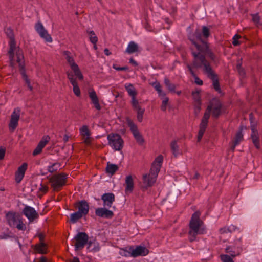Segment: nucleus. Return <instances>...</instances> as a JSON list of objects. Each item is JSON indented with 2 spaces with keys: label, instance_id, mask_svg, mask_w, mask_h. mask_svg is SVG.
Returning a JSON list of instances; mask_svg holds the SVG:
<instances>
[{
  "label": "nucleus",
  "instance_id": "nucleus-4",
  "mask_svg": "<svg viewBox=\"0 0 262 262\" xmlns=\"http://www.w3.org/2000/svg\"><path fill=\"white\" fill-rule=\"evenodd\" d=\"M189 39L191 41L194 48L196 49L198 52L193 51L192 54L195 53L200 56L203 55L201 53H205L212 60H214L215 55L212 51L209 49V44L206 40H204L201 38V34L199 31H196L194 33L190 34ZM205 57V56L204 55Z\"/></svg>",
  "mask_w": 262,
  "mask_h": 262
},
{
  "label": "nucleus",
  "instance_id": "nucleus-36",
  "mask_svg": "<svg viewBox=\"0 0 262 262\" xmlns=\"http://www.w3.org/2000/svg\"><path fill=\"white\" fill-rule=\"evenodd\" d=\"M17 62L19 64V67L20 70H24V63L23 62L24 56L21 52L19 51L16 53Z\"/></svg>",
  "mask_w": 262,
  "mask_h": 262
},
{
  "label": "nucleus",
  "instance_id": "nucleus-64",
  "mask_svg": "<svg viewBox=\"0 0 262 262\" xmlns=\"http://www.w3.org/2000/svg\"><path fill=\"white\" fill-rule=\"evenodd\" d=\"M39 262H47V258L45 256H41Z\"/></svg>",
  "mask_w": 262,
  "mask_h": 262
},
{
  "label": "nucleus",
  "instance_id": "nucleus-18",
  "mask_svg": "<svg viewBox=\"0 0 262 262\" xmlns=\"http://www.w3.org/2000/svg\"><path fill=\"white\" fill-rule=\"evenodd\" d=\"M50 140V137L48 135L43 136L41 140L38 143L35 149L33 151L32 155L34 156L40 154L42 150V149L46 146Z\"/></svg>",
  "mask_w": 262,
  "mask_h": 262
},
{
  "label": "nucleus",
  "instance_id": "nucleus-13",
  "mask_svg": "<svg viewBox=\"0 0 262 262\" xmlns=\"http://www.w3.org/2000/svg\"><path fill=\"white\" fill-rule=\"evenodd\" d=\"M20 115V108L19 107L15 108L11 115L10 120L8 125L9 129L11 132H13L18 126Z\"/></svg>",
  "mask_w": 262,
  "mask_h": 262
},
{
  "label": "nucleus",
  "instance_id": "nucleus-12",
  "mask_svg": "<svg viewBox=\"0 0 262 262\" xmlns=\"http://www.w3.org/2000/svg\"><path fill=\"white\" fill-rule=\"evenodd\" d=\"M126 122L137 142L140 145H143L144 143V139L139 131L137 126L129 118L127 119Z\"/></svg>",
  "mask_w": 262,
  "mask_h": 262
},
{
  "label": "nucleus",
  "instance_id": "nucleus-58",
  "mask_svg": "<svg viewBox=\"0 0 262 262\" xmlns=\"http://www.w3.org/2000/svg\"><path fill=\"white\" fill-rule=\"evenodd\" d=\"M168 11L171 14H174L177 12V8L176 7L172 6L168 9Z\"/></svg>",
  "mask_w": 262,
  "mask_h": 262
},
{
  "label": "nucleus",
  "instance_id": "nucleus-39",
  "mask_svg": "<svg viewBox=\"0 0 262 262\" xmlns=\"http://www.w3.org/2000/svg\"><path fill=\"white\" fill-rule=\"evenodd\" d=\"M164 82L165 85H166L167 89L169 91L175 92V89L176 88V86L174 84L171 83L170 81L169 80V79L168 78H165Z\"/></svg>",
  "mask_w": 262,
  "mask_h": 262
},
{
  "label": "nucleus",
  "instance_id": "nucleus-45",
  "mask_svg": "<svg viewBox=\"0 0 262 262\" xmlns=\"http://www.w3.org/2000/svg\"><path fill=\"white\" fill-rule=\"evenodd\" d=\"M221 259L223 262H234L233 258L229 254H222L220 255Z\"/></svg>",
  "mask_w": 262,
  "mask_h": 262
},
{
  "label": "nucleus",
  "instance_id": "nucleus-24",
  "mask_svg": "<svg viewBox=\"0 0 262 262\" xmlns=\"http://www.w3.org/2000/svg\"><path fill=\"white\" fill-rule=\"evenodd\" d=\"M157 177L151 173L146 174L143 176V183L146 187H151L155 183Z\"/></svg>",
  "mask_w": 262,
  "mask_h": 262
},
{
  "label": "nucleus",
  "instance_id": "nucleus-20",
  "mask_svg": "<svg viewBox=\"0 0 262 262\" xmlns=\"http://www.w3.org/2000/svg\"><path fill=\"white\" fill-rule=\"evenodd\" d=\"M74 206L78 209V212H80L83 216L88 214L89 210V205L85 200H81L76 202Z\"/></svg>",
  "mask_w": 262,
  "mask_h": 262
},
{
  "label": "nucleus",
  "instance_id": "nucleus-19",
  "mask_svg": "<svg viewBox=\"0 0 262 262\" xmlns=\"http://www.w3.org/2000/svg\"><path fill=\"white\" fill-rule=\"evenodd\" d=\"M23 214L28 219L30 222L33 221L39 216L36 210L32 207L26 206L23 210Z\"/></svg>",
  "mask_w": 262,
  "mask_h": 262
},
{
  "label": "nucleus",
  "instance_id": "nucleus-11",
  "mask_svg": "<svg viewBox=\"0 0 262 262\" xmlns=\"http://www.w3.org/2000/svg\"><path fill=\"white\" fill-rule=\"evenodd\" d=\"M75 250H81L89 242L88 235L85 232H79L74 237Z\"/></svg>",
  "mask_w": 262,
  "mask_h": 262
},
{
  "label": "nucleus",
  "instance_id": "nucleus-14",
  "mask_svg": "<svg viewBox=\"0 0 262 262\" xmlns=\"http://www.w3.org/2000/svg\"><path fill=\"white\" fill-rule=\"evenodd\" d=\"M36 31L38 33L40 37L48 42H52L53 41L51 36L48 33L47 30L45 28L42 23L40 21L36 23L35 25Z\"/></svg>",
  "mask_w": 262,
  "mask_h": 262
},
{
  "label": "nucleus",
  "instance_id": "nucleus-55",
  "mask_svg": "<svg viewBox=\"0 0 262 262\" xmlns=\"http://www.w3.org/2000/svg\"><path fill=\"white\" fill-rule=\"evenodd\" d=\"M219 232L221 234H225L227 233L228 232H231V230L228 227H223L220 229Z\"/></svg>",
  "mask_w": 262,
  "mask_h": 262
},
{
  "label": "nucleus",
  "instance_id": "nucleus-3",
  "mask_svg": "<svg viewBox=\"0 0 262 262\" xmlns=\"http://www.w3.org/2000/svg\"><path fill=\"white\" fill-rule=\"evenodd\" d=\"M201 213L195 211L192 214L189 223L188 239L193 242L196 240L198 234L206 233V228L204 222L200 219Z\"/></svg>",
  "mask_w": 262,
  "mask_h": 262
},
{
  "label": "nucleus",
  "instance_id": "nucleus-5",
  "mask_svg": "<svg viewBox=\"0 0 262 262\" xmlns=\"http://www.w3.org/2000/svg\"><path fill=\"white\" fill-rule=\"evenodd\" d=\"M7 224L10 227L16 228L18 230L25 231L26 226L24 223L22 216L18 213L9 211L6 214Z\"/></svg>",
  "mask_w": 262,
  "mask_h": 262
},
{
  "label": "nucleus",
  "instance_id": "nucleus-31",
  "mask_svg": "<svg viewBox=\"0 0 262 262\" xmlns=\"http://www.w3.org/2000/svg\"><path fill=\"white\" fill-rule=\"evenodd\" d=\"M139 52V50L138 45L133 41L129 42L125 51V53L128 54H132Z\"/></svg>",
  "mask_w": 262,
  "mask_h": 262
},
{
  "label": "nucleus",
  "instance_id": "nucleus-28",
  "mask_svg": "<svg viewBox=\"0 0 262 262\" xmlns=\"http://www.w3.org/2000/svg\"><path fill=\"white\" fill-rule=\"evenodd\" d=\"M134 110H136L137 113V118L139 122H141L143 119V114L145 109L142 108L139 104V102L131 104Z\"/></svg>",
  "mask_w": 262,
  "mask_h": 262
},
{
  "label": "nucleus",
  "instance_id": "nucleus-1",
  "mask_svg": "<svg viewBox=\"0 0 262 262\" xmlns=\"http://www.w3.org/2000/svg\"><path fill=\"white\" fill-rule=\"evenodd\" d=\"M222 104L217 99H213L208 105L199 125L197 141L200 142L208 125V119L212 113L213 117L217 118L221 114Z\"/></svg>",
  "mask_w": 262,
  "mask_h": 262
},
{
  "label": "nucleus",
  "instance_id": "nucleus-37",
  "mask_svg": "<svg viewBox=\"0 0 262 262\" xmlns=\"http://www.w3.org/2000/svg\"><path fill=\"white\" fill-rule=\"evenodd\" d=\"M49 190V187L45 185H43L42 184H40V186L39 188L38 191H37V196L39 198H41V197Z\"/></svg>",
  "mask_w": 262,
  "mask_h": 262
},
{
  "label": "nucleus",
  "instance_id": "nucleus-10",
  "mask_svg": "<svg viewBox=\"0 0 262 262\" xmlns=\"http://www.w3.org/2000/svg\"><path fill=\"white\" fill-rule=\"evenodd\" d=\"M109 145L115 150L120 151L123 147L124 141L118 134H111L107 136Z\"/></svg>",
  "mask_w": 262,
  "mask_h": 262
},
{
  "label": "nucleus",
  "instance_id": "nucleus-25",
  "mask_svg": "<svg viewBox=\"0 0 262 262\" xmlns=\"http://www.w3.org/2000/svg\"><path fill=\"white\" fill-rule=\"evenodd\" d=\"M125 192L126 194L131 193L134 188V183L133 177L131 175H128L125 178Z\"/></svg>",
  "mask_w": 262,
  "mask_h": 262
},
{
  "label": "nucleus",
  "instance_id": "nucleus-41",
  "mask_svg": "<svg viewBox=\"0 0 262 262\" xmlns=\"http://www.w3.org/2000/svg\"><path fill=\"white\" fill-rule=\"evenodd\" d=\"M170 145L173 155L175 157H177L179 151V146L177 144V141L176 140L171 141Z\"/></svg>",
  "mask_w": 262,
  "mask_h": 262
},
{
  "label": "nucleus",
  "instance_id": "nucleus-6",
  "mask_svg": "<svg viewBox=\"0 0 262 262\" xmlns=\"http://www.w3.org/2000/svg\"><path fill=\"white\" fill-rule=\"evenodd\" d=\"M68 175L64 172L56 174L49 179V182L53 190L55 192L60 191L67 182Z\"/></svg>",
  "mask_w": 262,
  "mask_h": 262
},
{
  "label": "nucleus",
  "instance_id": "nucleus-21",
  "mask_svg": "<svg viewBox=\"0 0 262 262\" xmlns=\"http://www.w3.org/2000/svg\"><path fill=\"white\" fill-rule=\"evenodd\" d=\"M27 168L28 164L27 163H24L18 168L15 173V180L17 183H19L22 181Z\"/></svg>",
  "mask_w": 262,
  "mask_h": 262
},
{
  "label": "nucleus",
  "instance_id": "nucleus-26",
  "mask_svg": "<svg viewBox=\"0 0 262 262\" xmlns=\"http://www.w3.org/2000/svg\"><path fill=\"white\" fill-rule=\"evenodd\" d=\"M243 140V134H242V129H241L236 133L235 137L232 141V145L230 149L232 152L234 151L235 147L239 144Z\"/></svg>",
  "mask_w": 262,
  "mask_h": 262
},
{
  "label": "nucleus",
  "instance_id": "nucleus-38",
  "mask_svg": "<svg viewBox=\"0 0 262 262\" xmlns=\"http://www.w3.org/2000/svg\"><path fill=\"white\" fill-rule=\"evenodd\" d=\"M83 216L78 211L72 213L70 215V222L72 223H76L79 219Z\"/></svg>",
  "mask_w": 262,
  "mask_h": 262
},
{
  "label": "nucleus",
  "instance_id": "nucleus-16",
  "mask_svg": "<svg viewBox=\"0 0 262 262\" xmlns=\"http://www.w3.org/2000/svg\"><path fill=\"white\" fill-rule=\"evenodd\" d=\"M128 249L131 251V256L133 257L146 256L149 253L148 250L146 247L141 246H137L136 248H134L133 246H130Z\"/></svg>",
  "mask_w": 262,
  "mask_h": 262
},
{
  "label": "nucleus",
  "instance_id": "nucleus-15",
  "mask_svg": "<svg viewBox=\"0 0 262 262\" xmlns=\"http://www.w3.org/2000/svg\"><path fill=\"white\" fill-rule=\"evenodd\" d=\"M79 132L81 136L82 137L83 142L86 145L90 146L91 144L93 139L91 137V132L90 130L89 127L85 125H82L79 128Z\"/></svg>",
  "mask_w": 262,
  "mask_h": 262
},
{
  "label": "nucleus",
  "instance_id": "nucleus-46",
  "mask_svg": "<svg viewBox=\"0 0 262 262\" xmlns=\"http://www.w3.org/2000/svg\"><path fill=\"white\" fill-rule=\"evenodd\" d=\"M73 86V92L74 94L77 96L79 97L81 95V92L79 87L78 85L77 82H75L74 83L71 84Z\"/></svg>",
  "mask_w": 262,
  "mask_h": 262
},
{
  "label": "nucleus",
  "instance_id": "nucleus-48",
  "mask_svg": "<svg viewBox=\"0 0 262 262\" xmlns=\"http://www.w3.org/2000/svg\"><path fill=\"white\" fill-rule=\"evenodd\" d=\"M163 161V157L162 155H160L155 159L152 164L159 165L161 167Z\"/></svg>",
  "mask_w": 262,
  "mask_h": 262
},
{
  "label": "nucleus",
  "instance_id": "nucleus-22",
  "mask_svg": "<svg viewBox=\"0 0 262 262\" xmlns=\"http://www.w3.org/2000/svg\"><path fill=\"white\" fill-rule=\"evenodd\" d=\"M104 207L110 208L115 201V195L113 193H106L101 196Z\"/></svg>",
  "mask_w": 262,
  "mask_h": 262
},
{
  "label": "nucleus",
  "instance_id": "nucleus-40",
  "mask_svg": "<svg viewBox=\"0 0 262 262\" xmlns=\"http://www.w3.org/2000/svg\"><path fill=\"white\" fill-rule=\"evenodd\" d=\"M192 96L195 102L199 104L198 110L199 111L201 110V101L200 96V93L199 91L193 92L192 93Z\"/></svg>",
  "mask_w": 262,
  "mask_h": 262
},
{
  "label": "nucleus",
  "instance_id": "nucleus-57",
  "mask_svg": "<svg viewBox=\"0 0 262 262\" xmlns=\"http://www.w3.org/2000/svg\"><path fill=\"white\" fill-rule=\"evenodd\" d=\"M113 68L117 71H127L128 70V67L127 66H125V67H117L114 66Z\"/></svg>",
  "mask_w": 262,
  "mask_h": 262
},
{
  "label": "nucleus",
  "instance_id": "nucleus-33",
  "mask_svg": "<svg viewBox=\"0 0 262 262\" xmlns=\"http://www.w3.org/2000/svg\"><path fill=\"white\" fill-rule=\"evenodd\" d=\"M87 248L91 252H96L99 251L100 246L98 242L90 241L88 242Z\"/></svg>",
  "mask_w": 262,
  "mask_h": 262
},
{
  "label": "nucleus",
  "instance_id": "nucleus-49",
  "mask_svg": "<svg viewBox=\"0 0 262 262\" xmlns=\"http://www.w3.org/2000/svg\"><path fill=\"white\" fill-rule=\"evenodd\" d=\"M66 73L67 77L71 84L77 82L76 79L74 78V75L72 72L68 71Z\"/></svg>",
  "mask_w": 262,
  "mask_h": 262
},
{
  "label": "nucleus",
  "instance_id": "nucleus-61",
  "mask_svg": "<svg viewBox=\"0 0 262 262\" xmlns=\"http://www.w3.org/2000/svg\"><path fill=\"white\" fill-rule=\"evenodd\" d=\"M104 54L107 55L109 56L111 55V52L110 51V50L107 48H105L104 50Z\"/></svg>",
  "mask_w": 262,
  "mask_h": 262
},
{
  "label": "nucleus",
  "instance_id": "nucleus-53",
  "mask_svg": "<svg viewBox=\"0 0 262 262\" xmlns=\"http://www.w3.org/2000/svg\"><path fill=\"white\" fill-rule=\"evenodd\" d=\"M6 153V148L4 147H0V160H3Z\"/></svg>",
  "mask_w": 262,
  "mask_h": 262
},
{
  "label": "nucleus",
  "instance_id": "nucleus-52",
  "mask_svg": "<svg viewBox=\"0 0 262 262\" xmlns=\"http://www.w3.org/2000/svg\"><path fill=\"white\" fill-rule=\"evenodd\" d=\"M57 165V163H54L52 165L48 166V171L51 173L56 171L57 167H55Z\"/></svg>",
  "mask_w": 262,
  "mask_h": 262
},
{
  "label": "nucleus",
  "instance_id": "nucleus-50",
  "mask_svg": "<svg viewBox=\"0 0 262 262\" xmlns=\"http://www.w3.org/2000/svg\"><path fill=\"white\" fill-rule=\"evenodd\" d=\"M241 37L239 35L236 34L233 37V41L232 44L234 46H237L239 45V42L238 41V39Z\"/></svg>",
  "mask_w": 262,
  "mask_h": 262
},
{
  "label": "nucleus",
  "instance_id": "nucleus-59",
  "mask_svg": "<svg viewBox=\"0 0 262 262\" xmlns=\"http://www.w3.org/2000/svg\"><path fill=\"white\" fill-rule=\"evenodd\" d=\"M187 68L188 69V70H189V72H190V74H191V75H192V76H194V75H196V74L194 73V71H193V69H192V66H190V65H189V64H188L187 65Z\"/></svg>",
  "mask_w": 262,
  "mask_h": 262
},
{
  "label": "nucleus",
  "instance_id": "nucleus-42",
  "mask_svg": "<svg viewBox=\"0 0 262 262\" xmlns=\"http://www.w3.org/2000/svg\"><path fill=\"white\" fill-rule=\"evenodd\" d=\"M86 32L89 35V38H90V41L93 44H96L98 41V37L96 35L94 31H87Z\"/></svg>",
  "mask_w": 262,
  "mask_h": 262
},
{
  "label": "nucleus",
  "instance_id": "nucleus-2",
  "mask_svg": "<svg viewBox=\"0 0 262 262\" xmlns=\"http://www.w3.org/2000/svg\"><path fill=\"white\" fill-rule=\"evenodd\" d=\"M194 59L192 66L195 68H203V71L207 77L212 80V85L214 90L218 93H221V89L219 81L217 75L212 69L210 63L206 60L205 57L200 56L195 53H193Z\"/></svg>",
  "mask_w": 262,
  "mask_h": 262
},
{
  "label": "nucleus",
  "instance_id": "nucleus-7",
  "mask_svg": "<svg viewBox=\"0 0 262 262\" xmlns=\"http://www.w3.org/2000/svg\"><path fill=\"white\" fill-rule=\"evenodd\" d=\"M63 55L69 63L71 69L73 71L74 75L80 80L83 79V76L82 74L78 65L75 63L72 54L69 51H64Z\"/></svg>",
  "mask_w": 262,
  "mask_h": 262
},
{
  "label": "nucleus",
  "instance_id": "nucleus-44",
  "mask_svg": "<svg viewBox=\"0 0 262 262\" xmlns=\"http://www.w3.org/2000/svg\"><path fill=\"white\" fill-rule=\"evenodd\" d=\"M161 168V167L159 165L152 164L150 170V173L157 177Z\"/></svg>",
  "mask_w": 262,
  "mask_h": 262
},
{
  "label": "nucleus",
  "instance_id": "nucleus-9",
  "mask_svg": "<svg viewBox=\"0 0 262 262\" xmlns=\"http://www.w3.org/2000/svg\"><path fill=\"white\" fill-rule=\"evenodd\" d=\"M7 35L10 39L9 41V50L8 54L10 59V65L13 67L14 66V52L16 49V42L14 38L13 30L10 28H7L6 31Z\"/></svg>",
  "mask_w": 262,
  "mask_h": 262
},
{
  "label": "nucleus",
  "instance_id": "nucleus-60",
  "mask_svg": "<svg viewBox=\"0 0 262 262\" xmlns=\"http://www.w3.org/2000/svg\"><path fill=\"white\" fill-rule=\"evenodd\" d=\"M129 63H131L132 64L134 65V66H138L137 62L133 58H131L129 59Z\"/></svg>",
  "mask_w": 262,
  "mask_h": 262
},
{
  "label": "nucleus",
  "instance_id": "nucleus-56",
  "mask_svg": "<svg viewBox=\"0 0 262 262\" xmlns=\"http://www.w3.org/2000/svg\"><path fill=\"white\" fill-rule=\"evenodd\" d=\"M23 78H24V80L25 81L26 84H27V86L30 85L31 84L30 81L28 79L27 75L26 74V73L25 72L23 73Z\"/></svg>",
  "mask_w": 262,
  "mask_h": 262
},
{
  "label": "nucleus",
  "instance_id": "nucleus-23",
  "mask_svg": "<svg viewBox=\"0 0 262 262\" xmlns=\"http://www.w3.org/2000/svg\"><path fill=\"white\" fill-rule=\"evenodd\" d=\"M95 214L98 216L108 219L112 218L114 216L113 212L105 208H97L95 210Z\"/></svg>",
  "mask_w": 262,
  "mask_h": 262
},
{
  "label": "nucleus",
  "instance_id": "nucleus-17",
  "mask_svg": "<svg viewBox=\"0 0 262 262\" xmlns=\"http://www.w3.org/2000/svg\"><path fill=\"white\" fill-rule=\"evenodd\" d=\"M124 88L128 95L131 97V104L138 102L139 101L137 99L138 92L134 85L131 83H126Z\"/></svg>",
  "mask_w": 262,
  "mask_h": 262
},
{
  "label": "nucleus",
  "instance_id": "nucleus-43",
  "mask_svg": "<svg viewBox=\"0 0 262 262\" xmlns=\"http://www.w3.org/2000/svg\"><path fill=\"white\" fill-rule=\"evenodd\" d=\"M252 16V20L253 23L257 26L259 27L261 26L262 24L260 22V17L258 13L253 14L251 15Z\"/></svg>",
  "mask_w": 262,
  "mask_h": 262
},
{
  "label": "nucleus",
  "instance_id": "nucleus-32",
  "mask_svg": "<svg viewBox=\"0 0 262 262\" xmlns=\"http://www.w3.org/2000/svg\"><path fill=\"white\" fill-rule=\"evenodd\" d=\"M150 84L154 88L155 90L158 92L159 96L162 99L166 96V93L162 91V86L160 83L158 81H155L150 83Z\"/></svg>",
  "mask_w": 262,
  "mask_h": 262
},
{
  "label": "nucleus",
  "instance_id": "nucleus-34",
  "mask_svg": "<svg viewBox=\"0 0 262 262\" xmlns=\"http://www.w3.org/2000/svg\"><path fill=\"white\" fill-rule=\"evenodd\" d=\"M199 31L201 34V38L204 40L208 41V38L209 36L210 30L206 26H203L202 29V32H201L199 29H196L194 33L196 31Z\"/></svg>",
  "mask_w": 262,
  "mask_h": 262
},
{
  "label": "nucleus",
  "instance_id": "nucleus-29",
  "mask_svg": "<svg viewBox=\"0 0 262 262\" xmlns=\"http://www.w3.org/2000/svg\"><path fill=\"white\" fill-rule=\"evenodd\" d=\"M89 95L95 108L97 110H100L101 107L99 104V99L96 92L94 90H92L89 92Z\"/></svg>",
  "mask_w": 262,
  "mask_h": 262
},
{
  "label": "nucleus",
  "instance_id": "nucleus-62",
  "mask_svg": "<svg viewBox=\"0 0 262 262\" xmlns=\"http://www.w3.org/2000/svg\"><path fill=\"white\" fill-rule=\"evenodd\" d=\"M69 137L67 135H64L63 138V141L64 143H67L69 141Z\"/></svg>",
  "mask_w": 262,
  "mask_h": 262
},
{
  "label": "nucleus",
  "instance_id": "nucleus-27",
  "mask_svg": "<svg viewBox=\"0 0 262 262\" xmlns=\"http://www.w3.org/2000/svg\"><path fill=\"white\" fill-rule=\"evenodd\" d=\"M251 138L252 139V142L255 147L258 149L260 148L258 133L254 126H251Z\"/></svg>",
  "mask_w": 262,
  "mask_h": 262
},
{
  "label": "nucleus",
  "instance_id": "nucleus-8",
  "mask_svg": "<svg viewBox=\"0 0 262 262\" xmlns=\"http://www.w3.org/2000/svg\"><path fill=\"white\" fill-rule=\"evenodd\" d=\"M243 250L242 237L236 238L234 241L233 245L228 246L225 249V252L232 257L239 256Z\"/></svg>",
  "mask_w": 262,
  "mask_h": 262
},
{
  "label": "nucleus",
  "instance_id": "nucleus-30",
  "mask_svg": "<svg viewBox=\"0 0 262 262\" xmlns=\"http://www.w3.org/2000/svg\"><path fill=\"white\" fill-rule=\"evenodd\" d=\"M34 252L45 254L48 252V245L45 243L36 244L34 247Z\"/></svg>",
  "mask_w": 262,
  "mask_h": 262
},
{
  "label": "nucleus",
  "instance_id": "nucleus-51",
  "mask_svg": "<svg viewBox=\"0 0 262 262\" xmlns=\"http://www.w3.org/2000/svg\"><path fill=\"white\" fill-rule=\"evenodd\" d=\"M120 254L122 256H123L125 257L131 256V251L129 250H127L126 249H122L121 250V252H120Z\"/></svg>",
  "mask_w": 262,
  "mask_h": 262
},
{
  "label": "nucleus",
  "instance_id": "nucleus-63",
  "mask_svg": "<svg viewBox=\"0 0 262 262\" xmlns=\"http://www.w3.org/2000/svg\"><path fill=\"white\" fill-rule=\"evenodd\" d=\"M238 72L241 76H244L245 73L244 70L243 68L241 69V70H238Z\"/></svg>",
  "mask_w": 262,
  "mask_h": 262
},
{
  "label": "nucleus",
  "instance_id": "nucleus-35",
  "mask_svg": "<svg viewBox=\"0 0 262 262\" xmlns=\"http://www.w3.org/2000/svg\"><path fill=\"white\" fill-rule=\"evenodd\" d=\"M105 170L106 173L113 175L118 170V167L116 164H111L110 162H107Z\"/></svg>",
  "mask_w": 262,
  "mask_h": 262
},
{
  "label": "nucleus",
  "instance_id": "nucleus-47",
  "mask_svg": "<svg viewBox=\"0 0 262 262\" xmlns=\"http://www.w3.org/2000/svg\"><path fill=\"white\" fill-rule=\"evenodd\" d=\"M169 101V98L167 97H165L162 100L161 109L163 111H165L167 109V106Z\"/></svg>",
  "mask_w": 262,
  "mask_h": 262
},
{
  "label": "nucleus",
  "instance_id": "nucleus-54",
  "mask_svg": "<svg viewBox=\"0 0 262 262\" xmlns=\"http://www.w3.org/2000/svg\"><path fill=\"white\" fill-rule=\"evenodd\" d=\"M194 78V82L199 85H202L203 84V81L199 78L196 75L193 76Z\"/></svg>",
  "mask_w": 262,
  "mask_h": 262
}]
</instances>
